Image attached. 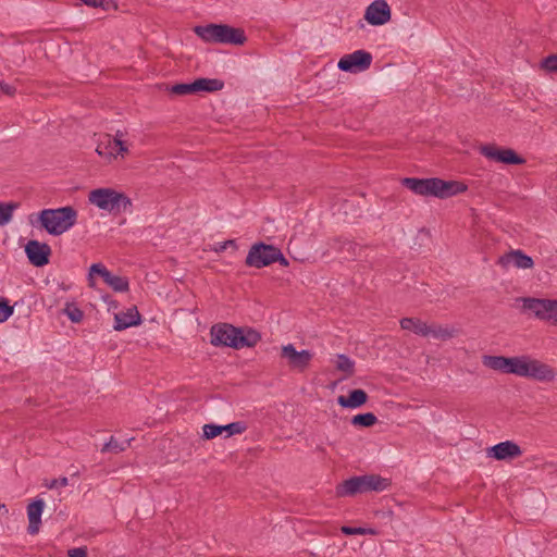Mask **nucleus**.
<instances>
[{
  "mask_svg": "<svg viewBox=\"0 0 557 557\" xmlns=\"http://www.w3.org/2000/svg\"><path fill=\"white\" fill-rule=\"evenodd\" d=\"M487 454L496 460H506L520 457L522 450L515 442L505 441L488 448Z\"/></svg>",
  "mask_w": 557,
  "mask_h": 557,
  "instance_id": "nucleus-15",
  "label": "nucleus"
},
{
  "mask_svg": "<svg viewBox=\"0 0 557 557\" xmlns=\"http://www.w3.org/2000/svg\"><path fill=\"white\" fill-rule=\"evenodd\" d=\"M86 5L91 8H102L108 10L112 4L113 0H82Z\"/></svg>",
  "mask_w": 557,
  "mask_h": 557,
  "instance_id": "nucleus-40",
  "label": "nucleus"
},
{
  "mask_svg": "<svg viewBox=\"0 0 557 557\" xmlns=\"http://www.w3.org/2000/svg\"><path fill=\"white\" fill-rule=\"evenodd\" d=\"M223 432H226V437L232 435L242 434L247 430V424L244 421H236L222 425Z\"/></svg>",
  "mask_w": 557,
  "mask_h": 557,
  "instance_id": "nucleus-33",
  "label": "nucleus"
},
{
  "mask_svg": "<svg viewBox=\"0 0 557 557\" xmlns=\"http://www.w3.org/2000/svg\"><path fill=\"white\" fill-rule=\"evenodd\" d=\"M64 311L67 318L74 323L81 322L84 318V312L73 305H67Z\"/></svg>",
  "mask_w": 557,
  "mask_h": 557,
  "instance_id": "nucleus-37",
  "label": "nucleus"
},
{
  "mask_svg": "<svg viewBox=\"0 0 557 557\" xmlns=\"http://www.w3.org/2000/svg\"><path fill=\"white\" fill-rule=\"evenodd\" d=\"M498 264L503 268L516 267L518 269H531L534 265L533 259L521 250H511L499 257Z\"/></svg>",
  "mask_w": 557,
  "mask_h": 557,
  "instance_id": "nucleus-16",
  "label": "nucleus"
},
{
  "mask_svg": "<svg viewBox=\"0 0 557 557\" xmlns=\"http://www.w3.org/2000/svg\"><path fill=\"white\" fill-rule=\"evenodd\" d=\"M377 422V418L372 412L359 413L352 417L351 423L354 425L370 428Z\"/></svg>",
  "mask_w": 557,
  "mask_h": 557,
  "instance_id": "nucleus-28",
  "label": "nucleus"
},
{
  "mask_svg": "<svg viewBox=\"0 0 557 557\" xmlns=\"http://www.w3.org/2000/svg\"><path fill=\"white\" fill-rule=\"evenodd\" d=\"M69 557H87V547H75L67 550Z\"/></svg>",
  "mask_w": 557,
  "mask_h": 557,
  "instance_id": "nucleus-43",
  "label": "nucleus"
},
{
  "mask_svg": "<svg viewBox=\"0 0 557 557\" xmlns=\"http://www.w3.org/2000/svg\"><path fill=\"white\" fill-rule=\"evenodd\" d=\"M170 91L176 96L197 94L195 88V82L175 84L171 87Z\"/></svg>",
  "mask_w": 557,
  "mask_h": 557,
  "instance_id": "nucleus-32",
  "label": "nucleus"
},
{
  "mask_svg": "<svg viewBox=\"0 0 557 557\" xmlns=\"http://www.w3.org/2000/svg\"><path fill=\"white\" fill-rule=\"evenodd\" d=\"M2 508L4 509V511H5V512H8V509H5V506H4L3 504H1V503H0V510H1Z\"/></svg>",
  "mask_w": 557,
  "mask_h": 557,
  "instance_id": "nucleus-47",
  "label": "nucleus"
},
{
  "mask_svg": "<svg viewBox=\"0 0 557 557\" xmlns=\"http://www.w3.org/2000/svg\"><path fill=\"white\" fill-rule=\"evenodd\" d=\"M335 367L338 371L351 375L355 370V362L348 356L341 354L337 355Z\"/></svg>",
  "mask_w": 557,
  "mask_h": 557,
  "instance_id": "nucleus-29",
  "label": "nucleus"
},
{
  "mask_svg": "<svg viewBox=\"0 0 557 557\" xmlns=\"http://www.w3.org/2000/svg\"><path fill=\"white\" fill-rule=\"evenodd\" d=\"M403 186L419 196H432L440 199H446L467 190V185L457 181H444L438 177L418 178L405 177L401 180Z\"/></svg>",
  "mask_w": 557,
  "mask_h": 557,
  "instance_id": "nucleus-1",
  "label": "nucleus"
},
{
  "mask_svg": "<svg viewBox=\"0 0 557 557\" xmlns=\"http://www.w3.org/2000/svg\"><path fill=\"white\" fill-rule=\"evenodd\" d=\"M368 394L360 388L352 389L348 396L341 395L337 397V404L343 408H359L368 401Z\"/></svg>",
  "mask_w": 557,
  "mask_h": 557,
  "instance_id": "nucleus-19",
  "label": "nucleus"
},
{
  "mask_svg": "<svg viewBox=\"0 0 557 557\" xmlns=\"http://www.w3.org/2000/svg\"><path fill=\"white\" fill-rule=\"evenodd\" d=\"M13 312L14 308L10 306L9 300L7 298L0 297V323L8 321Z\"/></svg>",
  "mask_w": 557,
  "mask_h": 557,
  "instance_id": "nucleus-34",
  "label": "nucleus"
},
{
  "mask_svg": "<svg viewBox=\"0 0 557 557\" xmlns=\"http://www.w3.org/2000/svg\"><path fill=\"white\" fill-rule=\"evenodd\" d=\"M389 486V481L377 474L351 476L336 486V496L352 497L368 492H382Z\"/></svg>",
  "mask_w": 557,
  "mask_h": 557,
  "instance_id": "nucleus-5",
  "label": "nucleus"
},
{
  "mask_svg": "<svg viewBox=\"0 0 557 557\" xmlns=\"http://www.w3.org/2000/svg\"><path fill=\"white\" fill-rule=\"evenodd\" d=\"M544 321L557 324V299H545Z\"/></svg>",
  "mask_w": 557,
  "mask_h": 557,
  "instance_id": "nucleus-31",
  "label": "nucleus"
},
{
  "mask_svg": "<svg viewBox=\"0 0 557 557\" xmlns=\"http://www.w3.org/2000/svg\"><path fill=\"white\" fill-rule=\"evenodd\" d=\"M25 253L30 264L40 268L49 263L51 248L46 243L30 239L25 246Z\"/></svg>",
  "mask_w": 557,
  "mask_h": 557,
  "instance_id": "nucleus-13",
  "label": "nucleus"
},
{
  "mask_svg": "<svg viewBox=\"0 0 557 557\" xmlns=\"http://www.w3.org/2000/svg\"><path fill=\"white\" fill-rule=\"evenodd\" d=\"M455 330L449 327H444L440 324H431L426 326L424 337H433L435 339L446 341L454 336Z\"/></svg>",
  "mask_w": 557,
  "mask_h": 557,
  "instance_id": "nucleus-23",
  "label": "nucleus"
},
{
  "mask_svg": "<svg viewBox=\"0 0 557 557\" xmlns=\"http://www.w3.org/2000/svg\"><path fill=\"white\" fill-rule=\"evenodd\" d=\"M129 446V442L126 441L124 443L117 442L113 436L110 437L109 442L106 443L102 448L101 453H114L119 454L121 451H124Z\"/></svg>",
  "mask_w": 557,
  "mask_h": 557,
  "instance_id": "nucleus-30",
  "label": "nucleus"
},
{
  "mask_svg": "<svg viewBox=\"0 0 557 557\" xmlns=\"http://www.w3.org/2000/svg\"><path fill=\"white\" fill-rule=\"evenodd\" d=\"M541 67L549 73L557 72V54H550L542 60Z\"/></svg>",
  "mask_w": 557,
  "mask_h": 557,
  "instance_id": "nucleus-38",
  "label": "nucleus"
},
{
  "mask_svg": "<svg viewBox=\"0 0 557 557\" xmlns=\"http://www.w3.org/2000/svg\"><path fill=\"white\" fill-rule=\"evenodd\" d=\"M228 247H232L234 249H237L236 242L234 239H228L225 242L216 243L214 245L213 250L218 253L225 251Z\"/></svg>",
  "mask_w": 557,
  "mask_h": 557,
  "instance_id": "nucleus-41",
  "label": "nucleus"
},
{
  "mask_svg": "<svg viewBox=\"0 0 557 557\" xmlns=\"http://www.w3.org/2000/svg\"><path fill=\"white\" fill-rule=\"evenodd\" d=\"M195 82L196 92L207 91L213 92L219 91L224 87V83L218 78H198Z\"/></svg>",
  "mask_w": 557,
  "mask_h": 557,
  "instance_id": "nucleus-21",
  "label": "nucleus"
},
{
  "mask_svg": "<svg viewBox=\"0 0 557 557\" xmlns=\"http://www.w3.org/2000/svg\"><path fill=\"white\" fill-rule=\"evenodd\" d=\"M364 20L373 26L384 25L391 20V8L385 0L373 1L366 10Z\"/></svg>",
  "mask_w": 557,
  "mask_h": 557,
  "instance_id": "nucleus-14",
  "label": "nucleus"
},
{
  "mask_svg": "<svg viewBox=\"0 0 557 557\" xmlns=\"http://www.w3.org/2000/svg\"><path fill=\"white\" fill-rule=\"evenodd\" d=\"M509 357L504 356H483V364L492 370L499 371L502 373L507 372Z\"/></svg>",
  "mask_w": 557,
  "mask_h": 557,
  "instance_id": "nucleus-24",
  "label": "nucleus"
},
{
  "mask_svg": "<svg viewBox=\"0 0 557 557\" xmlns=\"http://www.w3.org/2000/svg\"><path fill=\"white\" fill-rule=\"evenodd\" d=\"M40 524H28L27 533L30 535H36L39 532Z\"/></svg>",
  "mask_w": 557,
  "mask_h": 557,
  "instance_id": "nucleus-46",
  "label": "nucleus"
},
{
  "mask_svg": "<svg viewBox=\"0 0 557 557\" xmlns=\"http://www.w3.org/2000/svg\"><path fill=\"white\" fill-rule=\"evenodd\" d=\"M203 437L206 440H212L223 433L222 425L209 423L202 426Z\"/></svg>",
  "mask_w": 557,
  "mask_h": 557,
  "instance_id": "nucleus-35",
  "label": "nucleus"
},
{
  "mask_svg": "<svg viewBox=\"0 0 557 557\" xmlns=\"http://www.w3.org/2000/svg\"><path fill=\"white\" fill-rule=\"evenodd\" d=\"M195 34L206 42L242 46L247 37L242 28H235L227 24H208L196 26Z\"/></svg>",
  "mask_w": 557,
  "mask_h": 557,
  "instance_id": "nucleus-3",
  "label": "nucleus"
},
{
  "mask_svg": "<svg viewBox=\"0 0 557 557\" xmlns=\"http://www.w3.org/2000/svg\"><path fill=\"white\" fill-rule=\"evenodd\" d=\"M506 373L541 382H549L555 377V372L549 366L527 356L509 357Z\"/></svg>",
  "mask_w": 557,
  "mask_h": 557,
  "instance_id": "nucleus-4",
  "label": "nucleus"
},
{
  "mask_svg": "<svg viewBox=\"0 0 557 557\" xmlns=\"http://www.w3.org/2000/svg\"><path fill=\"white\" fill-rule=\"evenodd\" d=\"M45 503L41 499H36L27 506L28 522H41V515L44 511Z\"/></svg>",
  "mask_w": 557,
  "mask_h": 557,
  "instance_id": "nucleus-27",
  "label": "nucleus"
},
{
  "mask_svg": "<svg viewBox=\"0 0 557 557\" xmlns=\"http://www.w3.org/2000/svg\"><path fill=\"white\" fill-rule=\"evenodd\" d=\"M281 357L287 360L292 369L304 371L309 367L313 354L307 349L297 351L293 344H287L282 347Z\"/></svg>",
  "mask_w": 557,
  "mask_h": 557,
  "instance_id": "nucleus-12",
  "label": "nucleus"
},
{
  "mask_svg": "<svg viewBox=\"0 0 557 557\" xmlns=\"http://www.w3.org/2000/svg\"><path fill=\"white\" fill-rule=\"evenodd\" d=\"M275 246L262 242L253 244L246 257L245 263L248 267L261 269L274 263Z\"/></svg>",
  "mask_w": 557,
  "mask_h": 557,
  "instance_id": "nucleus-9",
  "label": "nucleus"
},
{
  "mask_svg": "<svg viewBox=\"0 0 557 557\" xmlns=\"http://www.w3.org/2000/svg\"><path fill=\"white\" fill-rule=\"evenodd\" d=\"M480 153L485 158L505 163V164H523L525 160L518 156L511 148H498L496 145H483L480 147Z\"/></svg>",
  "mask_w": 557,
  "mask_h": 557,
  "instance_id": "nucleus-11",
  "label": "nucleus"
},
{
  "mask_svg": "<svg viewBox=\"0 0 557 557\" xmlns=\"http://www.w3.org/2000/svg\"><path fill=\"white\" fill-rule=\"evenodd\" d=\"M274 262H278L283 267H287L289 264L288 260L284 257L282 251L275 247L274 252Z\"/></svg>",
  "mask_w": 557,
  "mask_h": 557,
  "instance_id": "nucleus-44",
  "label": "nucleus"
},
{
  "mask_svg": "<svg viewBox=\"0 0 557 557\" xmlns=\"http://www.w3.org/2000/svg\"><path fill=\"white\" fill-rule=\"evenodd\" d=\"M210 336L211 345L215 347H232L234 349L253 347L261 339L260 334L252 329L235 327L227 323L213 325Z\"/></svg>",
  "mask_w": 557,
  "mask_h": 557,
  "instance_id": "nucleus-2",
  "label": "nucleus"
},
{
  "mask_svg": "<svg viewBox=\"0 0 557 557\" xmlns=\"http://www.w3.org/2000/svg\"><path fill=\"white\" fill-rule=\"evenodd\" d=\"M88 201L100 210L108 211L113 214L126 212L131 210L133 206L132 200L127 195L109 187L90 190L88 194Z\"/></svg>",
  "mask_w": 557,
  "mask_h": 557,
  "instance_id": "nucleus-7",
  "label": "nucleus"
},
{
  "mask_svg": "<svg viewBox=\"0 0 557 557\" xmlns=\"http://www.w3.org/2000/svg\"><path fill=\"white\" fill-rule=\"evenodd\" d=\"M69 484V479L66 476H62L59 479H53L49 483L46 484L48 488H59L64 487Z\"/></svg>",
  "mask_w": 557,
  "mask_h": 557,
  "instance_id": "nucleus-42",
  "label": "nucleus"
},
{
  "mask_svg": "<svg viewBox=\"0 0 557 557\" xmlns=\"http://www.w3.org/2000/svg\"><path fill=\"white\" fill-rule=\"evenodd\" d=\"M400 327L406 331H411L417 335H425L428 324L417 318H403L400 320Z\"/></svg>",
  "mask_w": 557,
  "mask_h": 557,
  "instance_id": "nucleus-22",
  "label": "nucleus"
},
{
  "mask_svg": "<svg viewBox=\"0 0 557 557\" xmlns=\"http://www.w3.org/2000/svg\"><path fill=\"white\" fill-rule=\"evenodd\" d=\"M518 302L522 304L521 311L523 313H532L535 318L544 320L545 299L534 297H520L517 298Z\"/></svg>",
  "mask_w": 557,
  "mask_h": 557,
  "instance_id": "nucleus-18",
  "label": "nucleus"
},
{
  "mask_svg": "<svg viewBox=\"0 0 557 557\" xmlns=\"http://www.w3.org/2000/svg\"><path fill=\"white\" fill-rule=\"evenodd\" d=\"M372 63V55L364 50H356L352 53L345 54L338 61V69L344 72L358 73L366 71Z\"/></svg>",
  "mask_w": 557,
  "mask_h": 557,
  "instance_id": "nucleus-10",
  "label": "nucleus"
},
{
  "mask_svg": "<svg viewBox=\"0 0 557 557\" xmlns=\"http://www.w3.org/2000/svg\"><path fill=\"white\" fill-rule=\"evenodd\" d=\"M114 322L113 329L115 331H123L131 326L139 325L141 323V315L136 307H132L125 312L115 313Z\"/></svg>",
  "mask_w": 557,
  "mask_h": 557,
  "instance_id": "nucleus-17",
  "label": "nucleus"
},
{
  "mask_svg": "<svg viewBox=\"0 0 557 557\" xmlns=\"http://www.w3.org/2000/svg\"><path fill=\"white\" fill-rule=\"evenodd\" d=\"M0 91H2L3 94L8 95V96H13L16 91L15 87L4 83V82H0Z\"/></svg>",
  "mask_w": 557,
  "mask_h": 557,
  "instance_id": "nucleus-45",
  "label": "nucleus"
},
{
  "mask_svg": "<svg viewBox=\"0 0 557 557\" xmlns=\"http://www.w3.org/2000/svg\"><path fill=\"white\" fill-rule=\"evenodd\" d=\"M110 271L101 263H94L91 267H90V270H89V276L91 277L94 274H98L100 275L103 281L106 280V277L109 275Z\"/></svg>",
  "mask_w": 557,
  "mask_h": 557,
  "instance_id": "nucleus-39",
  "label": "nucleus"
},
{
  "mask_svg": "<svg viewBox=\"0 0 557 557\" xmlns=\"http://www.w3.org/2000/svg\"><path fill=\"white\" fill-rule=\"evenodd\" d=\"M18 206V202H0V226L7 225L12 220Z\"/></svg>",
  "mask_w": 557,
  "mask_h": 557,
  "instance_id": "nucleus-26",
  "label": "nucleus"
},
{
  "mask_svg": "<svg viewBox=\"0 0 557 557\" xmlns=\"http://www.w3.org/2000/svg\"><path fill=\"white\" fill-rule=\"evenodd\" d=\"M104 283L108 284L114 292H127L129 288L128 280L124 276L114 275L111 272L106 277Z\"/></svg>",
  "mask_w": 557,
  "mask_h": 557,
  "instance_id": "nucleus-25",
  "label": "nucleus"
},
{
  "mask_svg": "<svg viewBox=\"0 0 557 557\" xmlns=\"http://www.w3.org/2000/svg\"><path fill=\"white\" fill-rule=\"evenodd\" d=\"M331 247L337 252L342 253L346 259H352L358 256V245L346 238H334Z\"/></svg>",
  "mask_w": 557,
  "mask_h": 557,
  "instance_id": "nucleus-20",
  "label": "nucleus"
},
{
  "mask_svg": "<svg viewBox=\"0 0 557 557\" xmlns=\"http://www.w3.org/2000/svg\"><path fill=\"white\" fill-rule=\"evenodd\" d=\"M342 532L347 535H356V534H375L376 531L372 528H361V527H350L348 524H344L342 527Z\"/></svg>",
  "mask_w": 557,
  "mask_h": 557,
  "instance_id": "nucleus-36",
  "label": "nucleus"
},
{
  "mask_svg": "<svg viewBox=\"0 0 557 557\" xmlns=\"http://www.w3.org/2000/svg\"><path fill=\"white\" fill-rule=\"evenodd\" d=\"M41 227L53 236L61 235L75 225L77 211L71 207L58 209H44L38 216Z\"/></svg>",
  "mask_w": 557,
  "mask_h": 557,
  "instance_id": "nucleus-6",
  "label": "nucleus"
},
{
  "mask_svg": "<svg viewBox=\"0 0 557 557\" xmlns=\"http://www.w3.org/2000/svg\"><path fill=\"white\" fill-rule=\"evenodd\" d=\"M122 134L120 131L116 132L115 136L103 134L100 136L96 152L108 162L115 160L119 156L124 158L128 153V148L125 143L121 139Z\"/></svg>",
  "mask_w": 557,
  "mask_h": 557,
  "instance_id": "nucleus-8",
  "label": "nucleus"
}]
</instances>
